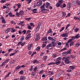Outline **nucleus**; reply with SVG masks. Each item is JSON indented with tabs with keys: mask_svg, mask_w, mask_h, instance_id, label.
I'll list each match as a JSON object with an SVG mask.
<instances>
[{
	"mask_svg": "<svg viewBox=\"0 0 80 80\" xmlns=\"http://www.w3.org/2000/svg\"><path fill=\"white\" fill-rule=\"evenodd\" d=\"M52 45L51 46V48H53V47H56L57 45V43L55 42H52Z\"/></svg>",
	"mask_w": 80,
	"mask_h": 80,
	"instance_id": "obj_5",
	"label": "nucleus"
},
{
	"mask_svg": "<svg viewBox=\"0 0 80 80\" xmlns=\"http://www.w3.org/2000/svg\"><path fill=\"white\" fill-rule=\"evenodd\" d=\"M20 68H21V66H18V67L16 68V70H18V69H20Z\"/></svg>",
	"mask_w": 80,
	"mask_h": 80,
	"instance_id": "obj_25",
	"label": "nucleus"
},
{
	"mask_svg": "<svg viewBox=\"0 0 80 80\" xmlns=\"http://www.w3.org/2000/svg\"><path fill=\"white\" fill-rule=\"evenodd\" d=\"M19 25H21L22 26H24L25 24H24V22L23 21H21L19 23Z\"/></svg>",
	"mask_w": 80,
	"mask_h": 80,
	"instance_id": "obj_14",
	"label": "nucleus"
},
{
	"mask_svg": "<svg viewBox=\"0 0 80 80\" xmlns=\"http://www.w3.org/2000/svg\"><path fill=\"white\" fill-rule=\"evenodd\" d=\"M70 7H71V6L68 5L67 7L68 10H70Z\"/></svg>",
	"mask_w": 80,
	"mask_h": 80,
	"instance_id": "obj_53",
	"label": "nucleus"
},
{
	"mask_svg": "<svg viewBox=\"0 0 80 80\" xmlns=\"http://www.w3.org/2000/svg\"><path fill=\"white\" fill-rule=\"evenodd\" d=\"M45 5L44 4L40 7V8H42L41 12L42 13H45V11H49V10L48 9H45Z\"/></svg>",
	"mask_w": 80,
	"mask_h": 80,
	"instance_id": "obj_2",
	"label": "nucleus"
},
{
	"mask_svg": "<svg viewBox=\"0 0 80 80\" xmlns=\"http://www.w3.org/2000/svg\"><path fill=\"white\" fill-rule=\"evenodd\" d=\"M36 4L37 7H40L42 4V1L41 0H39L37 2Z\"/></svg>",
	"mask_w": 80,
	"mask_h": 80,
	"instance_id": "obj_3",
	"label": "nucleus"
},
{
	"mask_svg": "<svg viewBox=\"0 0 80 80\" xmlns=\"http://www.w3.org/2000/svg\"><path fill=\"white\" fill-rule=\"evenodd\" d=\"M15 53H11L10 54V56H13V55H15Z\"/></svg>",
	"mask_w": 80,
	"mask_h": 80,
	"instance_id": "obj_61",
	"label": "nucleus"
},
{
	"mask_svg": "<svg viewBox=\"0 0 80 80\" xmlns=\"http://www.w3.org/2000/svg\"><path fill=\"white\" fill-rule=\"evenodd\" d=\"M31 27H34V25H33V24L32 23H30Z\"/></svg>",
	"mask_w": 80,
	"mask_h": 80,
	"instance_id": "obj_62",
	"label": "nucleus"
},
{
	"mask_svg": "<svg viewBox=\"0 0 80 80\" xmlns=\"http://www.w3.org/2000/svg\"><path fill=\"white\" fill-rule=\"evenodd\" d=\"M10 30H11V32H15V30L14 29H13L11 28H10Z\"/></svg>",
	"mask_w": 80,
	"mask_h": 80,
	"instance_id": "obj_38",
	"label": "nucleus"
},
{
	"mask_svg": "<svg viewBox=\"0 0 80 80\" xmlns=\"http://www.w3.org/2000/svg\"><path fill=\"white\" fill-rule=\"evenodd\" d=\"M28 29H29L30 30H32V27H31L30 26V25H28Z\"/></svg>",
	"mask_w": 80,
	"mask_h": 80,
	"instance_id": "obj_63",
	"label": "nucleus"
},
{
	"mask_svg": "<svg viewBox=\"0 0 80 80\" xmlns=\"http://www.w3.org/2000/svg\"><path fill=\"white\" fill-rule=\"evenodd\" d=\"M40 35H39V34L37 33L36 34V38L35 39V41H38V40H40Z\"/></svg>",
	"mask_w": 80,
	"mask_h": 80,
	"instance_id": "obj_4",
	"label": "nucleus"
},
{
	"mask_svg": "<svg viewBox=\"0 0 80 80\" xmlns=\"http://www.w3.org/2000/svg\"><path fill=\"white\" fill-rule=\"evenodd\" d=\"M47 40V37H43L42 39V41H46Z\"/></svg>",
	"mask_w": 80,
	"mask_h": 80,
	"instance_id": "obj_15",
	"label": "nucleus"
},
{
	"mask_svg": "<svg viewBox=\"0 0 80 80\" xmlns=\"http://www.w3.org/2000/svg\"><path fill=\"white\" fill-rule=\"evenodd\" d=\"M78 30H79V29H78V28H76L74 30V31H75V32H77Z\"/></svg>",
	"mask_w": 80,
	"mask_h": 80,
	"instance_id": "obj_54",
	"label": "nucleus"
},
{
	"mask_svg": "<svg viewBox=\"0 0 80 80\" xmlns=\"http://www.w3.org/2000/svg\"><path fill=\"white\" fill-rule=\"evenodd\" d=\"M6 2V0H2L0 1L1 3H5Z\"/></svg>",
	"mask_w": 80,
	"mask_h": 80,
	"instance_id": "obj_50",
	"label": "nucleus"
},
{
	"mask_svg": "<svg viewBox=\"0 0 80 80\" xmlns=\"http://www.w3.org/2000/svg\"><path fill=\"white\" fill-rule=\"evenodd\" d=\"M80 45V43H77L75 44V47H79V46Z\"/></svg>",
	"mask_w": 80,
	"mask_h": 80,
	"instance_id": "obj_46",
	"label": "nucleus"
},
{
	"mask_svg": "<svg viewBox=\"0 0 80 80\" xmlns=\"http://www.w3.org/2000/svg\"><path fill=\"white\" fill-rule=\"evenodd\" d=\"M40 24H39L38 27H37V28L36 29V32H38V31L39 30V29H40Z\"/></svg>",
	"mask_w": 80,
	"mask_h": 80,
	"instance_id": "obj_6",
	"label": "nucleus"
},
{
	"mask_svg": "<svg viewBox=\"0 0 80 80\" xmlns=\"http://www.w3.org/2000/svg\"><path fill=\"white\" fill-rule=\"evenodd\" d=\"M61 36L62 37H67V34L64 33L63 34H62Z\"/></svg>",
	"mask_w": 80,
	"mask_h": 80,
	"instance_id": "obj_28",
	"label": "nucleus"
},
{
	"mask_svg": "<svg viewBox=\"0 0 80 80\" xmlns=\"http://www.w3.org/2000/svg\"><path fill=\"white\" fill-rule=\"evenodd\" d=\"M15 62V60H12L11 61V62H10V63L11 64H13L14 63V62Z\"/></svg>",
	"mask_w": 80,
	"mask_h": 80,
	"instance_id": "obj_47",
	"label": "nucleus"
},
{
	"mask_svg": "<svg viewBox=\"0 0 80 80\" xmlns=\"http://www.w3.org/2000/svg\"><path fill=\"white\" fill-rule=\"evenodd\" d=\"M60 63V61H57L56 62H55V65H58Z\"/></svg>",
	"mask_w": 80,
	"mask_h": 80,
	"instance_id": "obj_19",
	"label": "nucleus"
},
{
	"mask_svg": "<svg viewBox=\"0 0 80 80\" xmlns=\"http://www.w3.org/2000/svg\"><path fill=\"white\" fill-rule=\"evenodd\" d=\"M16 6H18V8H20V7H21V4H20V3H19L18 4H16Z\"/></svg>",
	"mask_w": 80,
	"mask_h": 80,
	"instance_id": "obj_26",
	"label": "nucleus"
},
{
	"mask_svg": "<svg viewBox=\"0 0 80 80\" xmlns=\"http://www.w3.org/2000/svg\"><path fill=\"white\" fill-rule=\"evenodd\" d=\"M11 74H12V72H9L5 76L4 78H6L8 77L10 75H11Z\"/></svg>",
	"mask_w": 80,
	"mask_h": 80,
	"instance_id": "obj_8",
	"label": "nucleus"
},
{
	"mask_svg": "<svg viewBox=\"0 0 80 80\" xmlns=\"http://www.w3.org/2000/svg\"><path fill=\"white\" fill-rule=\"evenodd\" d=\"M80 35L79 34H76L75 36V38H80V36H79Z\"/></svg>",
	"mask_w": 80,
	"mask_h": 80,
	"instance_id": "obj_18",
	"label": "nucleus"
},
{
	"mask_svg": "<svg viewBox=\"0 0 80 80\" xmlns=\"http://www.w3.org/2000/svg\"><path fill=\"white\" fill-rule=\"evenodd\" d=\"M58 2V3H60V5H61V4H62V3H63V0H59Z\"/></svg>",
	"mask_w": 80,
	"mask_h": 80,
	"instance_id": "obj_36",
	"label": "nucleus"
},
{
	"mask_svg": "<svg viewBox=\"0 0 80 80\" xmlns=\"http://www.w3.org/2000/svg\"><path fill=\"white\" fill-rule=\"evenodd\" d=\"M72 49H69V50H68L66 52L67 54H70L71 53V51Z\"/></svg>",
	"mask_w": 80,
	"mask_h": 80,
	"instance_id": "obj_17",
	"label": "nucleus"
},
{
	"mask_svg": "<svg viewBox=\"0 0 80 80\" xmlns=\"http://www.w3.org/2000/svg\"><path fill=\"white\" fill-rule=\"evenodd\" d=\"M57 77H60V73H58L56 75Z\"/></svg>",
	"mask_w": 80,
	"mask_h": 80,
	"instance_id": "obj_55",
	"label": "nucleus"
},
{
	"mask_svg": "<svg viewBox=\"0 0 80 80\" xmlns=\"http://www.w3.org/2000/svg\"><path fill=\"white\" fill-rule=\"evenodd\" d=\"M74 43V41H71L69 45L70 47L73 45V44Z\"/></svg>",
	"mask_w": 80,
	"mask_h": 80,
	"instance_id": "obj_22",
	"label": "nucleus"
},
{
	"mask_svg": "<svg viewBox=\"0 0 80 80\" xmlns=\"http://www.w3.org/2000/svg\"><path fill=\"white\" fill-rule=\"evenodd\" d=\"M32 12H33V13H37V9H34L33 10H32Z\"/></svg>",
	"mask_w": 80,
	"mask_h": 80,
	"instance_id": "obj_27",
	"label": "nucleus"
},
{
	"mask_svg": "<svg viewBox=\"0 0 80 80\" xmlns=\"http://www.w3.org/2000/svg\"><path fill=\"white\" fill-rule=\"evenodd\" d=\"M32 46H33V44H30L28 45V50H31V48Z\"/></svg>",
	"mask_w": 80,
	"mask_h": 80,
	"instance_id": "obj_7",
	"label": "nucleus"
},
{
	"mask_svg": "<svg viewBox=\"0 0 80 80\" xmlns=\"http://www.w3.org/2000/svg\"><path fill=\"white\" fill-rule=\"evenodd\" d=\"M64 28H65V27H62L59 31L60 32H62L63 30H64Z\"/></svg>",
	"mask_w": 80,
	"mask_h": 80,
	"instance_id": "obj_40",
	"label": "nucleus"
},
{
	"mask_svg": "<svg viewBox=\"0 0 80 80\" xmlns=\"http://www.w3.org/2000/svg\"><path fill=\"white\" fill-rule=\"evenodd\" d=\"M50 3L49 2H47L45 5V6L46 8H48V7H49V6H50Z\"/></svg>",
	"mask_w": 80,
	"mask_h": 80,
	"instance_id": "obj_13",
	"label": "nucleus"
},
{
	"mask_svg": "<svg viewBox=\"0 0 80 80\" xmlns=\"http://www.w3.org/2000/svg\"><path fill=\"white\" fill-rule=\"evenodd\" d=\"M62 60L64 61L65 63L66 64H68L69 63H70V61L69 60H70V57L69 56L64 57L62 58Z\"/></svg>",
	"mask_w": 80,
	"mask_h": 80,
	"instance_id": "obj_1",
	"label": "nucleus"
},
{
	"mask_svg": "<svg viewBox=\"0 0 80 80\" xmlns=\"http://www.w3.org/2000/svg\"><path fill=\"white\" fill-rule=\"evenodd\" d=\"M33 63H38V61L37 60H33L32 62Z\"/></svg>",
	"mask_w": 80,
	"mask_h": 80,
	"instance_id": "obj_16",
	"label": "nucleus"
},
{
	"mask_svg": "<svg viewBox=\"0 0 80 80\" xmlns=\"http://www.w3.org/2000/svg\"><path fill=\"white\" fill-rule=\"evenodd\" d=\"M37 67H36L34 68V72H37Z\"/></svg>",
	"mask_w": 80,
	"mask_h": 80,
	"instance_id": "obj_43",
	"label": "nucleus"
},
{
	"mask_svg": "<svg viewBox=\"0 0 80 80\" xmlns=\"http://www.w3.org/2000/svg\"><path fill=\"white\" fill-rule=\"evenodd\" d=\"M66 47L67 48H69V43L68 42H66L65 43Z\"/></svg>",
	"mask_w": 80,
	"mask_h": 80,
	"instance_id": "obj_31",
	"label": "nucleus"
},
{
	"mask_svg": "<svg viewBox=\"0 0 80 80\" xmlns=\"http://www.w3.org/2000/svg\"><path fill=\"white\" fill-rule=\"evenodd\" d=\"M47 56H45L43 57V60L45 61V60H47Z\"/></svg>",
	"mask_w": 80,
	"mask_h": 80,
	"instance_id": "obj_42",
	"label": "nucleus"
},
{
	"mask_svg": "<svg viewBox=\"0 0 80 80\" xmlns=\"http://www.w3.org/2000/svg\"><path fill=\"white\" fill-rule=\"evenodd\" d=\"M51 32H52V29L49 30L48 32V33H51Z\"/></svg>",
	"mask_w": 80,
	"mask_h": 80,
	"instance_id": "obj_64",
	"label": "nucleus"
},
{
	"mask_svg": "<svg viewBox=\"0 0 80 80\" xmlns=\"http://www.w3.org/2000/svg\"><path fill=\"white\" fill-rule=\"evenodd\" d=\"M26 2H28V4H29V3H30L32 1V0H26Z\"/></svg>",
	"mask_w": 80,
	"mask_h": 80,
	"instance_id": "obj_37",
	"label": "nucleus"
},
{
	"mask_svg": "<svg viewBox=\"0 0 80 80\" xmlns=\"http://www.w3.org/2000/svg\"><path fill=\"white\" fill-rule=\"evenodd\" d=\"M19 12L20 15H21V16H23V15H24V13L23 12V10L20 11Z\"/></svg>",
	"mask_w": 80,
	"mask_h": 80,
	"instance_id": "obj_10",
	"label": "nucleus"
},
{
	"mask_svg": "<svg viewBox=\"0 0 80 80\" xmlns=\"http://www.w3.org/2000/svg\"><path fill=\"white\" fill-rule=\"evenodd\" d=\"M25 79V76H21L20 78V80H24Z\"/></svg>",
	"mask_w": 80,
	"mask_h": 80,
	"instance_id": "obj_21",
	"label": "nucleus"
},
{
	"mask_svg": "<svg viewBox=\"0 0 80 80\" xmlns=\"http://www.w3.org/2000/svg\"><path fill=\"white\" fill-rule=\"evenodd\" d=\"M70 57L71 58H74V60H75V58H76V55H75V54H72L70 55Z\"/></svg>",
	"mask_w": 80,
	"mask_h": 80,
	"instance_id": "obj_9",
	"label": "nucleus"
},
{
	"mask_svg": "<svg viewBox=\"0 0 80 80\" xmlns=\"http://www.w3.org/2000/svg\"><path fill=\"white\" fill-rule=\"evenodd\" d=\"M31 75L32 76H35V72H33L32 73Z\"/></svg>",
	"mask_w": 80,
	"mask_h": 80,
	"instance_id": "obj_45",
	"label": "nucleus"
},
{
	"mask_svg": "<svg viewBox=\"0 0 80 80\" xmlns=\"http://www.w3.org/2000/svg\"><path fill=\"white\" fill-rule=\"evenodd\" d=\"M62 54L63 56H65L67 54V52H64L62 53Z\"/></svg>",
	"mask_w": 80,
	"mask_h": 80,
	"instance_id": "obj_51",
	"label": "nucleus"
},
{
	"mask_svg": "<svg viewBox=\"0 0 80 80\" xmlns=\"http://www.w3.org/2000/svg\"><path fill=\"white\" fill-rule=\"evenodd\" d=\"M25 43H26L25 42H24L21 43V46H24V45H25Z\"/></svg>",
	"mask_w": 80,
	"mask_h": 80,
	"instance_id": "obj_57",
	"label": "nucleus"
},
{
	"mask_svg": "<svg viewBox=\"0 0 80 80\" xmlns=\"http://www.w3.org/2000/svg\"><path fill=\"white\" fill-rule=\"evenodd\" d=\"M72 39H69L68 41V42H67V43H70V42H72Z\"/></svg>",
	"mask_w": 80,
	"mask_h": 80,
	"instance_id": "obj_60",
	"label": "nucleus"
},
{
	"mask_svg": "<svg viewBox=\"0 0 80 80\" xmlns=\"http://www.w3.org/2000/svg\"><path fill=\"white\" fill-rule=\"evenodd\" d=\"M19 73H20V74H21L22 75H23V70L19 72Z\"/></svg>",
	"mask_w": 80,
	"mask_h": 80,
	"instance_id": "obj_56",
	"label": "nucleus"
},
{
	"mask_svg": "<svg viewBox=\"0 0 80 80\" xmlns=\"http://www.w3.org/2000/svg\"><path fill=\"white\" fill-rule=\"evenodd\" d=\"M10 28H8L5 31V33H8V32H9V31H10Z\"/></svg>",
	"mask_w": 80,
	"mask_h": 80,
	"instance_id": "obj_23",
	"label": "nucleus"
},
{
	"mask_svg": "<svg viewBox=\"0 0 80 80\" xmlns=\"http://www.w3.org/2000/svg\"><path fill=\"white\" fill-rule=\"evenodd\" d=\"M72 70H73V69H74V68H75V66H71L69 67Z\"/></svg>",
	"mask_w": 80,
	"mask_h": 80,
	"instance_id": "obj_32",
	"label": "nucleus"
},
{
	"mask_svg": "<svg viewBox=\"0 0 80 80\" xmlns=\"http://www.w3.org/2000/svg\"><path fill=\"white\" fill-rule=\"evenodd\" d=\"M55 65V62H51L50 63L48 64V65Z\"/></svg>",
	"mask_w": 80,
	"mask_h": 80,
	"instance_id": "obj_34",
	"label": "nucleus"
},
{
	"mask_svg": "<svg viewBox=\"0 0 80 80\" xmlns=\"http://www.w3.org/2000/svg\"><path fill=\"white\" fill-rule=\"evenodd\" d=\"M36 50L38 51H39L40 50V47H37L36 49Z\"/></svg>",
	"mask_w": 80,
	"mask_h": 80,
	"instance_id": "obj_39",
	"label": "nucleus"
},
{
	"mask_svg": "<svg viewBox=\"0 0 80 80\" xmlns=\"http://www.w3.org/2000/svg\"><path fill=\"white\" fill-rule=\"evenodd\" d=\"M9 60H10V59H8L5 61L4 62L6 63H8V62H9Z\"/></svg>",
	"mask_w": 80,
	"mask_h": 80,
	"instance_id": "obj_44",
	"label": "nucleus"
},
{
	"mask_svg": "<svg viewBox=\"0 0 80 80\" xmlns=\"http://www.w3.org/2000/svg\"><path fill=\"white\" fill-rule=\"evenodd\" d=\"M5 63H6L5 62H4L2 64V65H1V66L2 67H3V66H4V65H5Z\"/></svg>",
	"mask_w": 80,
	"mask_h": 80,
	"instance_id": "obj_59",
	"label": "nucleus"
},
{
	"mask_svg": "<svg viewBox=\"0 0 80 80\" xmlns=\"http://www.w3.org/2000/svg\"><path fill=\"white\" fill-rule=\"evenodd\" d=\"M70 24H68L66 28V30H67V29L68 28V27H69V26H70Z\"/></svg>",
	"mask_w": 80,
	"mask_h": 80,
	"instance_id": "obj_58",
	"label": "nucleus"
},
{
	"mask_svg": "<svg viewBox=\"0 0 80 80\" xmlns=\"http://www.w3.org/2000/svg\"><path fill=\"white\" fill-rule=\"evenodd\" d=\"M16 14L17 17H20V15L19 12H16Z\"/></svg>",
	"mask_w": 80,
	"mask_h": 80,
	"instance_id": "obj_33",
	"label": "nucleus"
},
{
	"mask_svg": "<svg viewBox=\"0 0 80 80\" xmlns=\"http://www.w3.org/2000/svg\"><path fill=\"white\" fill-rule=\"evenodd\" d=\"M8 14L9 15V17H14L15 16V15H12V12L8 13Z\"/></svg>",
	"mask_w": 80,
	"mask_h": 80,
	"instance_id": "obj_12",
	"label": "nucleus"
},
{
	"mask_svg": "<svg viewBox=\"0 0 80 80\" xmlns=\"http://www.w3.org/2000/svg\"><path fill=\"white\" fill-rule=\"evenodd\" d=\"M31 34L30 33H29L28 34L27 37V39H29L30 38Z\"/></svg>",
	"mask_w": 80,
	"mask_h": 80,
	"instance_id": "obj_20",
	"label": "nucleus"
},
{
	"mask_svg": "<svg viewBox=\"0 0 80 80\" xmlns=\"http://www.w3.org/2000/svg\"><path fill=\"white\" fill-rule=\"evenodd\" d=\"M52 38L50 37H49L48 38V40H52Z\"/></svg>",
	"mask_w": 80,
	"mask_h": 80,
	"instance_id": "obj_52",
	"label": "nucleus"
},
{
	"mask_svg": "<svg viewBox=\"0 0 80 80\" xmlns=\"http://www.w3.org/2000/svg\"><path fill=\"white\" fill-rule=\"evenodd\" d=\"M61 60L62 58H61V57H59L56 59V61H60V60Z\"/></svg>",
	"mask_w": 80,
	"mask_h": 80,
	"instance_id": "obj_30",
	"label": "nucleus"
},
{
	"mask_svg": "<svg viewBox=\"0 0 80 80\" xmlns=\"http://www.w3.org/2000/svg\"><path fill=\"white\" fill-rule=\"evenodd\" d=\"M50 47H51L52 48V44H48L47 46V48H50Z\"/></svg>",
	"mask_w": 80,
	"mask_h": 80,
	"instance_id": "obj_49",
	"label": "nucleus"
},
{
	"mask_svg": "<svg viewBox=\"0 0 80 80\" xmlns=\"http://www.w3.org/2000/svg\"><path fill=\"white\" fill-rule=\"evenodd\" d=\"M65 7H66V4H63L61 6V8H65Z\"/></svg>",
	"mask_w": 80,
	"mask_h": 80,
	"instance_id": "obj_35",
	"label": "nucleus"
},
{
	"mask_svg": "<svg viewBox=\"0 0 80 80\" xmlns=\"http://www.w3.org/2000/svg\"><path fill=\"white\" fill-rule=\"evenodd\" d=\"M60 5H61V4H60V3L58 2H57L56 4L57 7H59Z\"/></svg>",
	"mask_w": 80,
	"mask_h": 80,
	"instance_id": "obj_29",
	"label": "nucleus"
},
{
	"mask_svg": "<svg viewBox=\"0 0 80 80\" xmlns=\"http://www.w3.org/2000/svg\"><path fill=\"white\" fill-rule=\"evenodd\" d=\"M26 20H27L28 21H30L31 20V18H25Z\"/></svg>",
	"mask_w": 80,
	"mask_h": 80,
	"instance_id": "obj_41",
	"label": "nucleus"
},
{
	"mask_svg": "<svg viewBox=\"0 0 80 80\" xmlns=\"http://www.w3.org/2000/svg\"><path fill=\"white\" fill-rule=\"evenodd\" d=\"M11 24H12V25H16V22H14L13 21H12L10 22Z\"/></svg>",
	"mask_w": 80,
	"mask_h": 80,
	"instance_id": "obj_24",
	"label": "nucleus"
},
{
	"mask_svg": "<svg viewBox=\"0 0 80 80\" xmlns=\"http://www.w3.org/2000/svg\"><path fill=\"white\" fill-rule=\"evenodd\" d=\"M24 38H25V37L24 36L22 37V38H20V40L21 41H23V40H24Z\"/></svg>",
	"mask_w": 80,
	"mask_h": 80,
	"instance_id": "obj_48",
	"label": "nucleus"
},
{
	"mask_svg": "<svg viewBox=\"0 0 80 80\" xmlns=\"http://www.w3.org/2000/svg\"><path fill=\"white\" fill-rule=\"evenodd\" d=\"M1 20H2V23H5V22H6L5 20V19H4V18H3V17H2L1 18Z\"/></svg>",
	"mask_w": 80,
	"mask_h": 80,
	"instance_id": "obj_11",
	"label": "nucleus"
}]
</instances>
